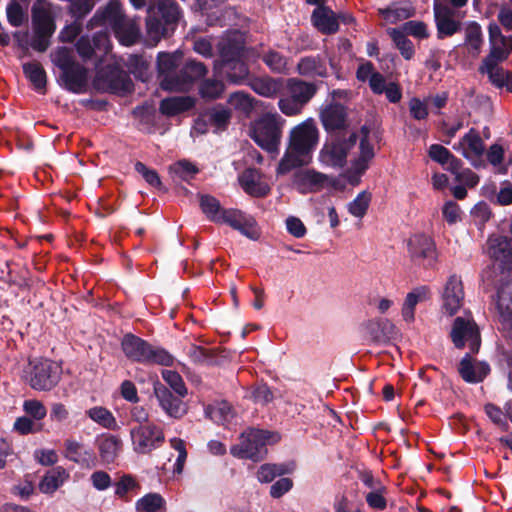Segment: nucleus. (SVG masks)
I'll list each match as a JSON object with an SVG mask.
<instances>
[{"instance_id": "f257e3e1", "label": "nucleus", "mask_w": 512, "mask_h": 512, "mask_svg": "<svg viewBox=\"0 0 512 512\" xmlns=\"http://www.w3.org/2000/svg\"><path fill=\"white\" fill-rule=\"evenodd\" d=\"M157 79L159 86L167 92L188 91L192 85V60L183 64V53L159 52L156 60Z\"/></svg>"}, {"instance_id": "f03ea898", "label": "nucleus", "mask_w": 512, "mask_h": 512, "mask_svg": "<svg viewBox=\"0 0 512 512\" xmlns=\"http://www.w3.org/2000/svg\"><path fill=\"white\" fill-rule=\"evenodd\" d=\"M51 58L53 64L61 70L60 85L75 94L84 92L87 87L88 71L75 61L71 49L65 46L58 47L51 54Z\"/></svg>"}, {"instance_id": "7ed1b4c3", "label": "nucleus", "mask_w": 512, "mask_h": 512, "mask_svg": "<svg viewBox=\"0 0 512 512\" xmlns=\"http://www.w3.org/2000/svg\"><path fill=\"white\" fill-rule=\"evenodd\" d=\"M280 440L276 432L260 429H249L241 434L238 444L231 447L233 456L241 459L259 461L267 453L266 445H272Z\"/></svg>"}, {"instance_id": "20e7f679", "label": "nucleus", "mask_w": 512, "mask_h": 512, "mask_svg": "<svg viewBox=\"0 0 512 512\" xmlns=\"http://www.w3.org/2000/svg\"><path fill=\"white\" fill-rule=\"evenodd\" d=\"M162 376L178 396H173L171 391L159 381L154 383V394L162 408L170 416L178 418L187 411L186 405L180 399V397L187 395V388L185 387L181 376L175 371L164 370L162 372Z\"/></svg>"}, {"instance_id": "39448f33", "label": "nucleus", "mask_w": 512, "mask_h": 512, "mask_svg": "<svg viewBox=\"0 0 512 512\" xmlns=\"http://www.w3.org/2000/svg\"><path fill=\"white\" fill-rule=\"evenodd\" d=\"M121 345L125 355L136 362L170 366L174 361L166 350L154 347L133 334H126Z\"/></svg>"}, {"instance_id": "423d86ee", "label": "nucleus", "mask_w": 512, "mask_h": 512, "mask_svg": "<svg viewBox=\"0 0 512 512\" xmlns=\"http://www.w3.org/2000/svg\"><path fill=\"white\" fill-rule=\"evenodd\" d=\"M284 120L275 113H265L251 125L250 136L255 143L268 152L278 150Z\"/></svg>"}, {"instance_id": "0eeeda50", "label": "nucleus", "mask_w": 512, "mask_h": 512, "mask_svg": "<svg viewBox=\"0 0 512 512\" xmlns=\"http://www.w3.org/2000/svg\"><path fill=\"white\" fill-rule=\"evenodd\" d=\"M357 140L356 132L348 135L332 134L320 152L321 161L334 168H343L347 163V155Z\"/></svg>"}, {"instance_id": "6e6552de", "label": "nucleus", "mask_w": 512, "mask_h": 512, "mask_svg": "<svg viewBox=\"0 0 512 512\" xmlns=\"http://www.w3.org/2000/svg\"><path fill=\"white\" fill-rule=\"evenodd\" d=\"M95 83L98 88L113 94H126L133 89L129 74L115 64L101 68L97 72Z\"/></svg>"}, {"instance_id": "1a4fd4ad", "label": "nucleus", "mask_w": 512, "mask_h": 512, "mask_svg": "<svg viewBox=\"0 0 512 512\" xmlns=\"http://www.w3.org/2000/svg\"><path fill=\"white\" fill-rule=\"evenodd\" d=\"M199 206L211 222L222 221L223 224H251L246 215L238 209H224L218 199L208 194H199Z\"/></svg>"}, {"instance_id": "9d476101", "label": "nucleus", "mask_w": 512, "mask_h": 512, "mask_svg": "<svg viewBox=\"0 0 512 512\" xmlns=\"http://www.w3.org/2000/svg\"><path fill=\"white\" fill-rule=\"evenodd\" d=\"M450 336L458 349L468 346L473 353H476L480 348V332L470 315L459 316L454 320Z\"/></svg>"}, {"instance_id": "9b49d317", "label": "nucleus", "mask_w": 512, "mask_h": 512, "mask_svg": "<svg viewBox=\"0 0 512 512\" xmlns=\"http://www.w3.org/2000/svg\"><path fill=\"white\" fill-rule=\"evenodd\" d=\"M130 434L134 450L140 454L150 453L165 441L163 430L154 423L138 425L131 430Z\"/></svg>"}, {"instance_id": "f8f14e48", "label": "nucleus", "mask_w": 512, "mask_h": 512, "mask_svg": "<svg viewBox=\"0 0 512 512\" xmlns=\"http://www.w3.org/2000/svg\"><path fill=\"white\" fill-rule=\"evenodd\" d=\"M320 120L325 131L332 134L348 135L350 126L346 106L341 103H330L320 112Z\"/></svg>"}, {"instance_id": "ddd939ff", "label": "nucleus", "mask_w": 512, "mask_h": 512, "mask_svg": "<svg viewBox=\"0 0 512 512\" xmlns=\"http://www.w3.org/2000/svg\"><path fill=\"white\" fill-rule=\"evenodd\" d=\"M318 142V129L312 119H308L294 127L290 133V149L300 153L309 154Z\"/></svg>"}, {"instance_id": "4468645a", "label": "nucleus", "mask_w": 512, "mask_h": 512, "mask_svg": "<svg viewBox=\"0 0 512 512\" xmlns=\"http://www.w3.org/2000/svg\"><path fill=\"white\" fill-rule=\"evenodd\" d=\"M464 287L459 275L452 274L448 277L441 291V310L449 317L455 315L464 302Z\"/></svg>"}, {"instance_id": "2eb2a0df", "label": "nucleus", "mask_w": 512, "mask_h": 512, "mask_svg": "<svg viewBox=\"0 0 512 512\" xmlns=\"http://www.w3.org/2000/svg\"><path fill=\"white\" fill-rule=\"evenodd\" d=\"M408 252L415 262L432 267L437 262L436 246L433 239L424 233L412 235L407 242Z\"/></svg>"}, {"instance_id": "dca6fc26", "label": "nucleus", "mask_w": 512, "mask_h": 512, "mask_svg": "<svg viewBox=\"0 0 512 512\" xmlns=\"http://www.w3.org/2000/svg\"><path fill=\"white\" fill-rule=\"evenodd\" d=\"M453 149L457 151L461 149L462 155L468 159L476 169L486 167V163L482 159L485 149L484 143L476 129L471 128L468 133L463 136L459 144L453 146Z\"/></svg>"}, {"instance_id": "f3484780", "label": "nucleus", "mask_w": 512, "mask_h": 512, "mask_svg": "<svg viewBox=\"0 0 512 512\" xmlns=\"http://www.w3.org/2000/svg\"><path fill=\"white\" fill-rule=\"evenodd\" d=\"M175 194L179 197L190 198L189 186L192 184V162L180 159L167 168Z\"/></svg>"}, {"instance_id": "a211bd4d", "label": "nucleus", "mask_w": 512, "mask_h": 512, "mask_svg": "<svg viewBox=\"0 0 512 512\" xmlns=\"http://www.w3.org/2000/svg\"><path fill=\"white\" fill-rule=\"evenodd\" d=\"M495 305L504 332L512 338V279L503 281L498 286Z\"/></svg>"}, {"instance_id": "6ab92c4d", "label": "nucleus", "mask_w": 512, "mask_h": 512, "mask_svg": "<svg viewBox=\"0 0 512 512\" xmlns=\"http://www.w3.org/2000/svg\"><path fill=\"white\" fill-rule=\"evenodd\" d=\"M433 13L438 39L451 37L461 30L462 24L459 20L454 19L455 12L449 6L434 0Z\"/></svg>"}, {"instance_id": "aec40b11", "label": "nucleus", "mask_w": 512, "mask_h": 512, "mask_svg": "<svg viewBox=\"0 0 512 512\" xmlns=\"http://www.w3.org/2000/svg\"><path fill=\"white\" fill-rule=\"evenodd\" d=\"M57 367L49 360H40L34 364L30 376V386L39 391L51 390L58 382Z\"/></svg>"}, {"instance_id": "412c9836", "label": "nucleus", "mask_w": 512, "mask_h": 512, "mask_svg": "<svg viewBox=\"0 0 512 512\" xmlns=\"http://www.w3.org/2000/svg\"><path fill=\"white\" fill-rule=\"evenodd\" d=\"M231 118V110L221 104H217L208 108L194 120V130L200 131L201 133L205 132V129L200 127L201 123H203L204 126L209 125L213 127L215 131H224L230 124Z\"/></svg>"}, {"instance_id": "4be33fe9", "label": "nucleus", "mask_w": 512, "mask_h": 512, "mask_svg": "<svg viewBox=\"0 0 512 512\" xmlns=\"http://www.w3.org/2000/svg\"><path fill=\"white\" fill-rule=\"evenodd\" d=\"M109 45L107 32L97 31L91 38L88 35L80 36L75 43V49L83 61H88L93 58L97 50L107 53Z\"/></svg>"}, {"instance_id": "5701e85b", "label": "nucleus", "mask_w": 512, "mask_h": 512, "mask_svg": "<svg viewBox=\"0 0 512 512\" xmlns=\"http://www.w3.org/2000/svg\"><path fill=\"white\" fill-rule=\"evenodd\" d=\"M363 330L374 344H385L398 336L396 326L388 319H371L363 325Z\"/></svg>"}, {"instance_id": "b1692460", "label": "nucleus", "mask_w": 512, "mask_h": 512, "mask_svg": "<svg viewBox=\"0 0 512 512\" xmlns=\"http://www.w3.org/2000/svg\"><path fill=\"white\" fill-rule=\"evenodd\" d=\"M125 18L121 3L118 0H109L105 7L95 12L87 27L93 29L97 26L109 25L114 30Z\"/></svg>"}, {"instance_id": "393cba45", "label": "nucleus", "mask_w": 512, "mask_h": 512, "mask_svg": "<svg viewBox=\"0 0 512 512\" xmlns=\"http://www.w3.org/2000/svg\"><path fill=\"white\" fill-rule=\"evenodd\" d=\"M240 186L249 195L257 198L266 197L271 188L256 168H246L238 177Z\"/></svg>"}, {"instance_id": "a878e982", "label": "nucleus", "mask_w": 512, "mask_h": 512, "mask_svg": "<svg viewBox=\"0 0 512 512\" xmlns=\"http://www.w3.org/2000/svg\"><path fill=\"white\" fill-rule=\"evenodd\" d=\"M430 298L431 289L427 285L417 286L407 293L401 307L403 321L407 324H412L415 321V308L417 304L428 301Z\"/></svg>"}, {"instance_id": "bb28decb", "label": "nucleus", "mask_w": 512, "mask_h": 512, "mask_svg": "<svg viewBox=\"0 0 512 512\" xmlns=\"http://www.w3.org/2000/svg\"><path fill=\"white\" fill-rule=\"evenodd\" d=\"M328 178L325 174L313 169H300L294 174L293 183L301 193L321 190Z\"/></svg>"}, {"instance_id": "cd10ccee", "label": "nucleus", "mask_w": 512, "mask_h": 512, "mask_svg": "<svg viewBox=\"0 0 512 512\" xmlns=\"http://www.w3.org/2000/svg\"><path fill=\"white\" fill-rule=\"evenodd\" d=\"M311 22L324 35H332L339 30L337 14L329 6L316 7L311 14Z\"/></svg>"}, {"instance_id": "c85d7f7f", "label": "nucleus", "mask_w": 512, "mask_h": 512, "mask_svg": "<svg viewBox=\"0 0 512 512\" xmlns=\"http://www.w3.org/2000/svg\"><path fill=\"white\" fill-rule=\"evenodd\" d=\"M296 70L299 75L306 78H326L328 76L326 62L320 55L301 57Z\"/></svg>"}, {"instance_id": "c756f323", "label": "nucleus", "mask_w": 512, "mask_h": 512, "mask_svg": "<svg viewBox=\"0 0 512 512\" xmlns=\"http://www.w3.org/2000/svg\"><path fill=\"white\" fill-rule=\"evenodd\" d=\"M461 377L469 383L481 382L489 373V365L485 362H473L469 354H466L458 368Z\"/></svg>"}, {"instance_id": "7c9ffc66", "label": "nucleus", "mask_w": 512, "mask_h": 512, "mask_svg": "<svg viewBox=\"0 0 512 512\" xmlns=\"http://www.w3.org/2000/svg\"><path fill=\"white\" fill-rule=\"evenodd\" d=\"M52 4L33 5L31 8V21L33 30L50 31L55 33L56 23L51 11Z\"/></svg>"}, {"instance_id": "2f4dec72", "label": "nucleus", "mask_w": 512, "mask_h": 512, "mask_svg": "<svg viewBox=\"0 0 512 512\" xmlns=\"http://www.w3.org/2000/svg\"><path fill=\"white\" fill-rule=\"evenodd\" d=\"M287 88L289 94L304 106L308 104L318 90L315 83L306 82L298 78H290L287 82Z\"/></svg>"}, {"instance_id": "473e14b6", "label": "nucleus", "mask_w": 512, "mask_h": 512, "mask_svg": "<svg viewBox=\"0 0 512 512\" xmlns=\"http://www.w3.org/2000/svg\"><path fill=\"white\" fill-rule=\"evenodd\" d=\"M378 12L384 20L396 23L414 16L415 8L409 2H394L388 7L380 8Z\"/></svg>"}, {"instance_id": "72a5a7b5", "label": "nucleus", "mask_w": 512, "mask_h": 512, "mask_svg": "<svg viewBox=\"0 0 512 512\" xmlns=\"http://www.w3.org/2000/svg\"><path fill=\"white\" fill-rule=\"evenodd\" d=\"M479 72L487 74L489 82L498 89L506 88L507 92H512V72L504 70L499 65L480 66Z\"/></svg>"}, {"instance_id": "f704fd0d", "label": "nucleus", "mask_w": 512, "mask_h": 512, "mask_svg": "<svg viewBox=\"0 0 512 512\" xmlns=\"http://www.w3.org/2000/svg\"><path fill=\"white\" fill-rule=\"evenodd\" d=\"M222 70L229 83L243 84L249 77V68L242 59L229 61L221 64Z\"/></svg>"}, {"instance_id": "c9c22d12", "label": "nucleus", "mask_w": 512, "mask_h": 512, "mask_svg": "<svg viewBox=\"0 0 512 512\" xmlns=\"http://www.w3.org/2000/svg\"><path fill=\"white\" fill-rule=\"evenodd\" d=\"M192 109V96L168 97L160 102L159 111L161 114L172 117L184 111Z\"/></svg>"}, {"instance_id": "e433bc0d", "label": "nucleus", "mask_w": 512, "mask_h": 512, "mask_svg": "<svg viewBox=\"0 0 512 512\" xmlns=\"http://www.w3.org/2000/svg\"><path fill=\"white\" fill-rule=\"evenodd\" d=\"M22 68L24 75L31 82L34 89L38 92H44L47 84V75L43 66L39 62L33 61L24 63Z\"/></svg>"}, {"instance_id": "4c0bfd02", "label": "nucleus", "mask_w": 512, "mask_h": 512, "mask_svg": "<svg viewBox=\"0 0 512 512\" xmlns=\"http://www.w3.org/2000/svg\"><path fill=\"white\" fill-rule=\"evenodd\" d=\"M113 31L119 42L125 46L134 45L141 36L139 26L126 18Z\"/></svg>"}, {"instance_id": "58836bf2", "label": "nucleus", "mask_w": 512, "mask_h": 512, "mask_svg": "<svg viewBox=\"0 0 512 512\" xmlns=\"http://www.w3.org/2000/svg\"><path fill=\"white\" fill-rule=\"evenodd\" d=\"M68 473L61 467H55L48 471L39 483V489L42 493L51 494L58 489L60 485L68 478Z\"/></svg>"}, {"instance_id": "ea45409f", "label": "nucleus", "mask_w": 512, "mask_h": 512, "mask_svg": "<svg viewBox=\"0 0 512 512\" xmlns=\"http://www.w3.org/2000/svg\"><path fill=\"white\" fill-rule=\"evenodd\" d=\"M157 9V16L164 21L166 27L172 28L173 33L180 17L178 4L174 0H159Z\"/></svg>"}, {"instance_id": "a19ab883", "label": "nucleus", "mask_w": 512, "mask_h": 512, "mask_svg": "<svg viewBox=\"0 0 512 512\" xmlns=\"http://www.w3.org/2000/svg\"><path fill=\"white\" fill-rule=\"evenodd\" d=\"M204 411L207 418L218 424H228L234 418V411L227 402L208 405Z\"/></svg>"}, {"instance_id": "79ce46f5", "label": "nucleus", "mask_w": 512, "mask_h": 512, "mask_svg": "<svg viewBox=\"0 0 512 512\" xmlns=\"http://www.w3.org/2000/svg\"><path fill=\"white\" fill-rule=\"evenodd\" d=\"M387 32L401 56L405 60H411L415 55L413 42L398 28H390Z\"/></svg>"}, {"instance_id": "37998d69", "label": "nucleus", "mask_w": 512, "mask_h": 512, "mask_svg": "<svg viewBox=\"0 0 512 512\" xmlns=\"http://www.w3.org/2000/svg\"><path fill=\"white\" fill-rule=\"evenodd\" d=\"M198 94L206 101L220 98L224 92L225 85L218 79H203L198 84Z\"/></svg>"}, {"instance_id": "c03bdc74", "label": "nucleus", "mask_w": 512, "mask_h": 512, "mask_svg": "<svg viewBox=\"0 0 512 512\" xmlns=\"http://www.w3.org/2000/svg\"><path fill=\"white\" fill-rule=\"evenodd\" d=\"M512 52V42H505L504 44L494 43L490 45L489 54L483 59L480 66L498 65L500 62L505 61Z\"/></svg>"}, {"instance_id": "a18cd8bd", "label": "nucleus", "mask_w": 512, "mask_h": 512, "mask_svg": "<svg viewBox=\"0 0 512 512\" xmlns=\"http://www.w3.org/2000/svg\"><path fill=\"white\" fill-rule=\"evenodd\" d=\"M249 85L255 93L264 97L275 96L281 88L280 82L271 77L254 78Z\"/></svg>"}, {"instance_id": "49530a36", "label": "nucleus", "mask_w": 512, "mask_h": 512, "mask_svg": "<svg viewBox=\"0 0 512 512\" xmlns=\"http://www.w3.org/2000/svg\"><path fill=\"white\" fill-rule=\"evenodd\" d=\"M146 31L148 36L155 41L172 35V28L166 27L164 21L157 15L149 14L146 18Z\"/></svg>"}, {"instance_id": "de8ad7c7", "label": "nucleus", "mask_w": 512, "mask_h": 512, "mask_svg": "<svg viewBox=\"0 0 512 512\" xmlns=\"http://www.w3.org/2000/svg\"><path fill=\"white\" fill-rule=\"evenodd\" d=\"M121 447V440L113 435L102 439L99 443L100 457L106 463H111L115 460Z\"/></svg>"}, {"instance_id": "09e8293b", "label": "nucleus", "mask_w": 512, "mask_h": 512, "mask_svg": "<svg viewBox=\"0 0 512 512\" xmlns=\"http://www.w3.org/2000/svg\"><path fill=\"white\" fill-rule=\"evenodd\" d=\"M243 50L244 46L241 42L234 39H228L220 46L221 64L241 59Z\"/></svg>"}, {"instance_id": "8fccbe9b", "label": "nucleus", "mask_w": 512, "mask_h": 512, "mask_svg": "<svg viewBox=\"0 0 512 512\" xmlns=\"http://www.w3.org/2000/svg\"><path fill=\"white\" fill-rule=\"evenodd\" d=\"M67 6L68 15L73 20L82 21L93 9V0H68Z\"/></svg>"}, {"instance_id": "3c124183", "label": "nucleus", "mask_w": 512, "mask_h": 512, "mask_svg": "<svg viewBox=\"0 0 512 512\" xmlns=\"http://www.w3.org/2000/svg\"><path fill=\"white\" fill-rule=\"evenodd\" d=\"M136 508L141 512H158L165 509V501L158 493H149L137 501Z\"/></svg>"}, {"instance_id": "603ef678", "label": "nucleus", "mask_w": 512, "mask_h": 512, "mask_svg": "<svg viewBox=\"0 0 512 512\" xmlns=\"http://www.w3.org/2000/svg\"><path fill=\"white\" fill-rule=\"evenodd\" d=\"M306 155L297 153L289 148L278 164L277 173L286 174L294 168L303 166L305 161H303L302 157Z\"/></svg>"}, {"instance_id": "864d4df0", "label": "nucleus", "mask_w": 512, "mask_h": 512, "mask_svg": "<svg viewBox=\"0 0 512 512\" xmlns=\"http://www.w3.org/2000/svg\"><path fill=\"white\" fill-rule=\"evenodd\" d=\"M87 413L93 421L104 428L114 430L117 426L112 413L104 407H93Z\"/></svg>"}, {"instance_id": "5fc2aeb1", "label": "nucleus", "mask_w": 512, "mask_h": 512, "mask_svg": "<svg viewBox=\"0 0 512 512\" xmlns=\"http://www.w3.org/2000/svg\"><path fill=\"white\" fill-rule=\"evenodd\" d=\"M286 472L283 465L277 464H263L257 471V479L261 483H269L277 476H281Z\"/></svg>"}, {"instance_id": "6e6d98bb", "label": "nucleus", "mask_w": 512, "mask_h": 512, "mask_svg": "<svg viewBox=\"0 0 512 512\" xmlns=\"http://www.w3.org/2000/svg\"><path fill=\"white\" fill-rule=\"evenodd\" d=\"M135 171L153 188L161 189L162 181L155 169L147 167L143 162L137 161L134 164Z\"/></svg>"}, {"instance_id": "4d7b16f0", "label": "nucleus", "mask_w": 512, "mask_h": 512, "mask_svg": "<svg viewBox=\"0 0 512 512\" xmlns=\"http://www.w3.org/2000/svg\"><path fill=\"white\" fill-rule=\"evenodd\" d=\"M405 35H411L418 39H427L430 34L427 25L423 21L410 20L402 25V29Z\"/></svg>"}, {"instance_id": "13d9d810", "label": "nucleus", "mask_w": 512, "mask_h": 512, "mask_svg": "<svg viewBox=\"0 0 512 512\" xmlns=\"http://www.w3.org/2000/svg\"><path fill=\"white\" fill-rule=\"evenodd\" d=\"M483 42L481 26L477 22H470L466 27L465 43L473 50H479Z\"/></svg>"}, {"instance_id": "bf43d9fd", "label": "nucleus", "mask_w": 512, "mask_h": 512, "mask_svg": "<svg viewBox=\"0 0 512 512\" xmlns=\"http://www.w3.org/2000/svg\"><path fill=\"white\" fill-rule=\"evenodd\" d=\"M371 194L363 191L349 204V212L356 217H363L367 212Z\"/></svg>"}, {"instance_id": "052dcab7", "label": "nucleus", "mask_w": 512, "mask_h": 512, "mask_svg": "<svg viewBox=\"0 0 512 512\" xmlns=\"http://www.w3.org/2000/svg\"><path fill=\"white\" fill-rule=\"evenodd\" d=\"M262 60L275 73H283L286 69L287 60L277 51H269Z\"/></svg>"}, {"instance_id": "680f3d73", "label": "nucleus", "mask_w": 512, "mask_h": 512, "mask_svg": "<svg viewBox=\"0 0 512 512\" xmlns=\"http://www.w3.org/2000/svg\"><path fill=\"white\" fill-rule=\"evenodd\" d=\"M53 34L50 31L33 30L30 46L37 52H45L50 46V39Z\"/></svg>"}, {"instance_id": "e2e57ef3", "label": "nucleus", "mask_w": 512, "mask_h": 512, "mask_svg": "<svg viewBox=\"0 0 512 512\" xmlns=\"http://www.w3.org/2000/svg\"><path fill=\"white\" fill-rule=\"evenodd\" d=\"M228 102L234 106L235 109L242 111H249L253 108L254 105L251 95L243 91H236L231 93L228 98Z\"/></svg>"}, {"instance_id": "0e129e2a", "label": "nucleus", "mask_w": 512, "mask_h": 512, "mask_svg": "<svg viewBox=\"0 0 512 512\" xmlns=\"http://www.w3.org/2000/svg\"><path fill=\"white\" fill-rule=\"evenodd\" d=\"M6 14L9 24L13 27H20L26 19L22 6L16 1L8 4Z\"/></svg>"}, {"instance_id": "69168bd1", "label": "nucleus", "mask_w": 512, "mask_h": 512, "mask_svg": "<svg viewBox=\"0 0 512 512\" xmlns=\"http://www.w3.org/2000/svg\"><path fill=\"white\" fill-rule=\"evenodd\" d=\"M369 161L358 157L352 164L351 169L347 171L348 182L352 185H357L360 182V177L368 169Z\"/></svg>"}, {"instance_id": "338daca9", "label": "nucleus", "mask_w": 512, "mask_h": 512, "mask_svg": "<svg viewBox=\"0 0 512 512\" xmlns=\"http://www.w3.org/2000/svg\"><path fill=\"white\" fill-rule=\"evenodd\" d=\"M280 111L287 116H295L301 113L304 105L298 103V101L291 95L281 98L278 102Z\"/></svg>"}, {"instance_id": "774afa93", "label": "nucleus", "mask_w": 512, "mask_h": 512, "mask_svg": "<svg viewBox=\"0 0 512 512\" xmlns=\"http://www.w3.org/2000/svg\"><path fill=\"white\" fill-rule=\"evenodd\" d=\"M23 410L35 420H42L47 414L44 404L38 400H26Z\"/></svg>"}]
</instances>
